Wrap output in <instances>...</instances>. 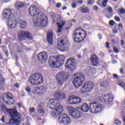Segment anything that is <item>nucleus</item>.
Here are the masks:
<instances>
[{"label":"nucleus","instance_id":"f257e3e1","mask_svg":"<svg viewBox=\"0 0 125 125\" xmlns=\"http://www.w3.org/2000/svg\"><path fill=\"white\" fill-rule=\"evenodd\" d=\"M9 112L10 116L12 118L9 121V125H21L22 122L21 120L22 115L18 112L16 107L9 109Z\"/></svg>","mask_w":125,"mask_h":125},{"label":"nucleus","instance_id":"f03ea898","mask_svg":"<svg viewBox=\"0 0 125 125\" xmlns=\"http://www.w3.org/2000/svg\"><path fill=\"white\" fill-rule=\"evenodd\" d=\"M65 62V56L60 55L57 56V58L51 57L49 59L48 63L51 68H59L62 66Z\"/></svg>","mask_w":125,"mask_h":125},{"label":"nucleus","instance_id":"7ed1b4c3","mask_svg":"<svg viewBox=\"0 0 125 125\" xmlns=\"http://www.w3.org/2000/svg\"><path fill=\"white\" fill-rule=\"evenodd\" d=\"M34 26L44 28L47 26V17L44 14L39 12L36 15L35 18L33 19Z\"/></svg>","mask_w":125,"mask_h":125},{"label":"nucleus","instance_id":"20e7f679","mask_svg":"<svg viewBox=\"0 0 125 125\" xmlns=\"http://www.w3.org/2000/svg\"><path fill=\"white\" fill-rule=\"evenodd\" d=\"M29 82L32 85H39L43 83L42 75L40 73H36L31 75L29 78Z\"/></svg>","mask_w":125,"mask_h":125},{"label":"nucleus","instance_id":"39448f33","mask_svg":"<svg viewBox=\"0 0 125 125\" xmlns=\"http://www.w3.org/2000/svg\"><path fill=\"white\" fill-rule=\"evenodd\" d=\"M84 81V76L83 73H77L74 74L73 83L75 87H80L83 84V82Z\"/></svg>","mask_w":125,"mask_h":125},{"label":"nucleus","instance_id":"423d86ee","mask_svg":"<svg viewBox=\"0 0 125 125\" xmlns=\"http://www.w3.org/2000/svg\"><path fill=\"white\" fill-rule=\"evenodd\" d=\"M103 106L99 102H94L90 104V112L92 114H96L102 111Z\"/></svg>","mask_w":125,"mask_h":125},{"label":"nucleus","instance_id":"0eeeda50","mask_svg":"<svg viewBox=\"0 0 125 125\" xmlns=\"http://www.w3.org/2000/svg\"><path fill=\"white\" fill-rule=\"evenodd\" d=\"M57 83L59 85L62 86L63 84L68 80V73L67 72L59 73L56 76Z\"/></svg>","mask_w":125,"mask_h":125},{"label":"nucleus","instance_id":"6e6552de","mask_svg":"<svg viewBox=\"0 0 125 125\" xmlns=\"http://www.w3.org/2000/svg\"><path fill=\"white\" fill-rule=\"evenodd\" d=\"M32 92L35 95H42L46 92V88L43 85L36 86L33 88Z\"/></svg>","mask_w":125,"mask_h":125},{"label":"nucleus","instance_id":"1a4fd4ad","mask_svg":"<svg viewBox=\"0 0 125 125\" xmlns=\"http://www.w3.org/2000/svg\"><path fill=\"white\" fill-rule=\"evenodd\" d=\"M2 100L8 105H13L14 104L13 96L9 93L4 94L2 97Z\"/></svg>","mask_w":125,"mask_h":125},{"label":"nucleus","instance_id":"9d476101","mask_svg":"<svg viewBox=\"0 0 125 125\" xmlns=\"http://www.w3.org/2000/svg\"><path fill=\"white\" fill-rule=\"evenodd\" d=\"M67 109L69 114L75 119H79L81 117V112L72 106H68Z\"/></svg>","mask_w":125,"mask_h":125},{"label":"nucleus","instance_id":"9b49d317","mask_svg":"<svg viewBox=\"0 0 125 125\" xmlns=\"http://www.w3.org/2000/svg\"><path fill=\"white\" fill-rule=\"evenodd\" d=\"M70 45L67 42H66L64 40L58 42V48L59 50L61 51H66L69 49Z\"/></svg>","mask_w":125,"mask_h":125},{"label":"nucleus","instance_id":"f8f14e48","mask_svg":"<svg viewBox=\"0 0 125 125\" xmlns=\"http://www.w3.org/2000/svg\"><path fill=\"white\" fill-rule=\"evenodd\" d=\"M18 38L20 39V41L25 40V39L33 40V36L29 31H21V32L18 34Z\"/></svg>","mask_w":125,"mask_h":125},{"label":"nucleus","instance_id":"ddd939ff","mask_svg":"<svg viewBox=\"0 0 125 125\" xmlns=\"http://www.w3.org/2000/svg\"><path fill=\"white\" fill-rule=\"evenodd\" d=\"M65 67L67 69H69V70H75L76 68V61H75V59L73 58L68 59L66 62Z\"/></svg>","mask_w":125,"mask_h":125},{"label":"nucleus","instance_id":"4468645a","mask_svg":"<svg viewBox=\"0 0 125 125\" xmlns=\"http://www.w3.org/2000/svg\"><path fill=\"white\" fill-rule=\"evenodd\" d=\"M94 88V83L93 82H86L82 86V90L85 91H91Z\"/></svg>","mask_w":125,"mask_h":125},{"label":"nucleus","instance_id":"2eb2a0df","mask_svg":"<svg viewBox=\"0 0 125 125\" xmlns=\"http://www.w3.org/2000/svg\"><path fill=\"white\" fill-rule=\"evenodd\" d=\"M63 112V107L62 105L59 104L56 106L55 109H53V111H51L52 117H57L59 114H61Z\"/></svg>","mask_w":125,"mask_h":125},{"label":"nucleus","instance_id":"dca6fc26","mask_svg":"<svg viewBox=\"0 0 125 125\" xmlns=\"http://www.w3.org/2000/svg\"><path fill=\"white\" fill-rule=\"evenodd\" d=\"M59 121L60 124L64 125H69L70 124V117L66 114H63L59 118Z\"/></svg>","mask_w":125,"mask_h":125},{"label":"nucleus","instance_id":"f3484780","mask_svg":"<svg viewBox=\"0 0 125 125\" xmlns=\"http://www.w3.org/2000/svg\"><path fill=\"white\" fill-rule=\"evenodd\" d=\"M59 105H60L59 101L55 99H51L48 102V108H49V109H51V110H53L54 108L56 107L57 106H59Z\"/></svg>","mask_w":125,"mask_h":125},{"label":"nucleus","instance_id":"a211bd4d","mask_svg":"<svg viewBox=\"0 0 125 125\" xmlns=\"http://www.w3.org/2000/svg\"><path fill=\"white\" fill-rule=\"evenodd\" d=\"M38 59L40 62L43 63L47 60V55L46 53L44 51L40 52L38 54Z\"/></svg>","mask_w":125,"mask_h":125},{"label":"nucleus","instance_id":"6ab92c4d","mask_svg":"<svg viewBox=\"0 0 125 125\" xmlns=\"http://www.w3.org/2000/svg\"><path fill=\"white\" fill-rule=\"evenodd\" d=\"M38 9L36 6H31L29 9V14L30 16H35L36 17L38 14Z\"/></svg>","mask_w":125,"mask_h":125},{"label":"nucleus","instance_id":"aec40b11","mask_svg":"<svg viewBox=\"0 0 125 125\" xmlns=\"http://www.w3.org/2000/svg\"><path fill=\"white\" fill-rule=\"evenodd\" d=\"M8 26L11 29H15L17 27V21L15 19H10L8 21Z\"/></svg>","mask_w":125,"mask_h":125},{"label":"nucleus","instance_id":"412c9836","mask_svg":"<svg viewBox=\"0 0 125 125\" xmlns=\"http://www.w3.org/2000/svg\"><path fill=\"white\" fill-rule=\"evenodd\" d=\"M47 41L51 45L53 43V32L52 30H49L47 34Z\"/></svg>","mask_w":125,"mask_h":125},{"label":"nucleus","instance_id":"4be33fe9","mask_svg":"<svg viewBox=\"0 0 125 125\" xmlns=\"http://www.w3.org/2000/svg\"><path fill=\"white\" fill-rule=\"evenodd\" d=\"M90 60L93 66H97V65H99V63H100L99 59L97 57V56L95 55H93L91 57Z\"/></svg>","mask_w":125,"mask_h":125},{"label":"nucleus","instance_id":"5701e85b","mask_svg":"<svg viewBox=\"0 0 125 125\" xmlns=\"http://www.w3.org/2000/svg\"><path fill=\"white\" fill-rule=\"evenodd\" d=\"M113 96L111 94H107L104 96V100L105 103L109 104V102H112L113 101Z\"/></svg>","mask_w":125,"mask_h":125},{"label":"nucleus","instance_id":"b1692460","mask_svg":"<svg viewBox=\"0 0 125 125\" xmlns=\"http://www.w3.org/2000/svg\"><path fill=\"white\" fill-rule=\"evenodd\" d=\"M12 11L10 9H5L3 11V17L6 19H9Z\"/></svg>","mask_w":125,"mask_h":125},{"label":"nucleus","instance_id":"393cba45","mask_svg":"<svg viewBox=\"0 0 125 125\" xmlns=\"http://www.w3.org/2000/svg\"><path fill=\"white\" fill-rule=\"evenodd\" d=\"M57 25L58 26V30L57 31V33H61L62 32V28H63V26L65 25V21H60L59 22H57Z\"/></svg>","mask_w":125,"mask_h":125},{"label":"nucleus","instance_id":"a878e982","mask_svg":"<svg viewBox=\"0 0 125 125\" xmlns=\"http://www.w3.org/2000/svg\"><path fill=\"white\" fill-rule=\"evenodd\" d=\"M85 72L88 75H91V74H95V73H96V69L91 68V67L89 66H87L85 68Z\"/></svg>","mask_w":125,"mask_h":125},{"label":"nucleus","instance_id":"bb28decb","mask_svg":"<svg viewBox=\"0 0 125 125\" xmlns=\"http://www.w3.org/2000/svg\"><path fill=\"white\" fill-rule=\"evenodd\" d=\"M19 23L20 24V27L21 29H25L26 27H27V22L24 20H20Z\"/></svg>","mask_w":125,"mask_h":125},{"label":"nucleus","instance_id":"cd10ccee","mask_svg":"<svg viewBox=\"0 0 125 125\" xmlns=\"http://www.w3.org/2000/svg\"><path fill=\"white\" fill-rule=\"evenodd\" d=\"M81 110L83 111V112H85V113H87V112H88L89 110V107H88V105L86 104H84L82 105Z\"/></svg>","mask_w":125,"mask_h":125},{"label":"nucleus","instance_id":"c85d7f7f","mask_svg":"<svg viewBox=\"0 0 125 125\" xmlns=\"http://www.w3.org/2000/svg\"><path fill=\"white\" fill-rule=\"evenodd\" d=\"M15 6L17 9H19V8H21L24 6V4L20 1H17L15 3Z\"/></svg>","mask_w":125,"mask_h":125},{"label":"nucleus","instance_id":"c756f323","mask_svg":"<svg viewBox=\"0 0 125 125\" xmlns=\"http://www.w3.org/2000/svg\"><path fill=\"white\" fill-rule=\"evenodd\" d=\"M42 107H43V103H41L38 106V112L40 113V114H44L45 113Z\"/></svg>","mask_w":125,"mask_h":125},{"label":"nucleus","instance_id":"7c9ffc66","mask_svg":"<svg viewBox=\"0 0 125 125\" xmlns=\"http://www.w3.org/2000/svg\"><path fill=\"white\" fill-rule=\"evenodd\" d=\"M81 11L82 13H89V8L87 7L80 8Z\"/></svg>","mask_w":125,"mask_h":125},{"label":"nucleus","instance_id":"2f4dec72","mask_svg":"<svg viewBox=\"0 0 125 125\" xmlns=\"http://www.w3.org/2000/svg\"><path fill=\"white\" fill-rule=\"evenodd\" d=\"M68 101L69 103H70L71 104H76L75 97H74V96L70 97Z\"/></svg>","mask_w":125,"mask_h":125},{"label":"nucleus","instance_id":"473e14b6","mask_svg":"<svg viewBox=\"0 0 125 125\" xmlns=\"http://www.w3.org/2000/svg\"><path fill=\"white\" fill-rule=\"evenodd\" d=\"M60 94H61L60 91L58 90L54 92V96L55 98L58 99L59 97L60 96Z\"/></svg>","mask_w":125,"mask_h":125},{"label":"nucleus","instance_id":"72a5a7b5","mask_svg":"<svg viewBox=\"0 0 125 125\" xmlns=\"http://www.w3.org/2000/svg\"><path fill=\"white\" fill-rule=\"evenodd\" d=\"M74 40V41L76 42H83V41L85 39V36L83 38V39H81L79 37H75V38H73Z\"/></svg>","mask_w":125,"mask_h":125},{"label":"nucleus","instance_id":"f704fd0d","mask_svg":"<svg viewBox=\"0 0 125 125\" xmlns=\"http://www.w3.org/2000/svg\"><path fill=\"white\" fill-rule=\"evenodd\" d=\"M75 104H79L82 103V99L77 97H75Z\"/></svg>","mask_w":125,"mask_h":125},{"label":"nucleus","instance_id":"c9c22d12","mask_svg":"<svg viewBox=\"0 0 125 125\" xmlns=\"http://www.w3.org/2000/svg\"><path fill=\"white\" fill-rule=\"evenodd\" d=\"M118 84L120 86H121L122 87H123L125 90V83L123 82L122 81H119L118 82Z\"/></svg>","mask_w":125,"mask_h":125},{"label":"nucleus","instance_id":"e433bc0d","mask_svg":"<svg viewBox=\"0 0 125 125\" xmlns=\"http://www.w3.org/2000/svg\"><path fill=\"white\" fill-rule=\"evenodd\" d=\"M4 88V80L0 81V89Z\"/></svg>","mask_w":125,"mask_h":125},{"label":"nucleus","instance_id":"4c0bfd02","mask_svg":"<svg viewBox=\"0 0 125 125\" xmlns=\"http://www.w3.org/2000/svg\"><path fill=\"white\" fill-rule=\"evenodd\" d=\"M65 98H66V96L65 95V94L63 93H61V94L60 95V97L58 99L61 100L62 99H65Z\"/></svg>","mask_w":125,"mask_h":125},{"label":"nucleus","instance_id":"58836bf2","mask_svg":"<svg viewBox=\"0 0 125 125\" xmlns=\"http://www.w3.org/2000/svg\"><path fill=\"white\" fill-rule=\"evenodd\" d=\"M3 47V50L5 52V54L6 55V56H8V51L6 50V46L5 45H3L2 46Z\"/></svg>","mask_w":125,"mask_h":125},{"label":"nucleus","instance_id":"ea45409f","mask_svg":"<svg viewBox=\"0 0 125 125\" xmlns=\"http://www.w3.org/2000/svg\"><path fill=\"white\" fill-rule=\"evenodd\" d=\"M50 16L51 18L54 21L55 19V14L53 12L50 13Z\"/></svg>","mask_w":125,"mask_h":125},{"label":"nucleus","instance_id":"a19ab883","mask_svg":"<svg viewBox=\"0 0 125 125\" xmlns=\"http://www.w3.org/2000/svg\"><path fill=\"white\" fill-rule=\"evenodd\" d=\"M114 124L116 125H121L122 124V122L118 119H116L115 120Z\"/></svg>","mask_w":125,"mask_h":125},{"label":"nucleus","instance_id":"79ce46f5","mask_svg":"<svg viewBox=\"0 0 125 125\" xmlns=\"http://www.w3.org/2000/svg\"><path fill=\"white\" fill-rule=\"evenodd\" d=\"M101 86L106 87V86H108V83L107 82H103L101 83Z\"/></svg>","mask_w":125,"mask_h":125},{"label":"nucleus","instance_id":"37998d69","mask_svg":"<svg viewBox=\"0 0 125 125\" xmlns=\"http://www.w3.org/2000/svg\"><path fill=\"white\" fill-rule=\"evenodd\" d=\"M95 1L93 0H87V4H90V5H92L93 3H94Z\"/></svg>","mask_w":125,"mask_h":125},{"label":"nucleus","instance_id":"c03bdc74","mask_svg":"<svg viewBox=\"0 0 125 125\" xmlns=\"http://www.w3.org/2000/svg\"><path fill=\"white\" fill-rule=\"evenodd\" d=\"M107 2H108V0H104L102 4L103 6L105 7L107 5Z\"/></svg>","mask_w":125,"mask_h":125},{"label":"nucleus","instance_id":"a18cd8bd","mask_svg":"<svg viewBox=\"0 0 125 125\" xmlns=\"http://www.w3.org/2000/svg\"><path fill=\"white\" fill-rule=\"evenodd\" d=\"M25 90L28 93H30V92H31V88H30V87H29V86H27L25 87Z\"/></svg>","mask_w":125,"mask_h":125},{"label":"nucleus","instance_id":"49530a36","mask_svg":"<svg viewBox=\"0 0 125 125\" xmlns=\"http://www.w3.org/2000/svg\"><path fill=\"white\" fill-rule=\"evenodd\" d=\"M119 12L121 14H124L125 13V9H119Z\"/></svg>","mask_w":125,"mask_h":125},{"label":"nucleus","instance_id":"de8ad7c7","mask_svg":"<svg viewBox=\"0 0 125 125\" xmlns=\"http://www.w3.org/2000/svg\"><path fill=\"white\" fill-rule=\"evenodd\" d=\"M113 34H117L118 33V29H117V27H115L112 30Z\"/></svg>","mask_w":125,"mask_h":125},{"label":"nucleus","instance_id":"09e8293b","mask_svg":"<svg viewBox=\"0 0 125 125\" xmlns=\"http://www.w3.org/2000/svg\"><path fill=\"white\" fill-rule=\"evenodd\" d=\"M108 12H110V13H112L113 12V9H112V7H108L107 8Z\"/></svg>","mask_w":125,"mask_h":125},{"label":"nucleus","instance_id":"8fccbe9b","mask_svg":"<svg viewBox=\"0 0 125 125\" xmlns=\"http://www.w3.org/2000/svg\"><path fill=\"white\" fill-rule=\"evenodd\" d=\"M29 112L30 113H34L35 112V108L31 107V108H29Z\"/></svg>","mask_w":125,"mask_h":125},{"label":"nucleus","instance_id":"3c124183","mask_svg":"<svg viewBox=\"0 0 125 125\" xmlns=\"http://www.w3.org/2000/svg\"><path fill=\"white\" fill-rule=\"evenodd\" d=\"M118 29H119V30L123 29V24H122V23H119L118 24Z\"/></svg>","mask_w":125,"mask_h":125},{"label":"nucleus","instance_id":"603ef678","mask_svg":"<svg viewBox=\"0 0 125 125\" xmlns=\"http://www.w3.org/2000/svg\"><path fill=\"white\" fill-rule=\"evenodd\" d=\"M113 50L115 53H119V50L118 48H117V47H114Z\"/></svg>","mask_w":125,"mask_h":125},{"label":"nucleus","instance_id":"864d4df0","mask_svg":"<svg viewBox=\"0 0 125 125\" xmlns=\"http://www.w3.org/2000/svg\"><path fill=\"white\" fill-rule=\"evenodd\" d=\"M72 8H76V7H77V3L73 2L72 4Z\"/></svg>","mask_w":125,"mask_h":125},{"label":"nucleus","instance_id":"5fc2aeb1","mask_svg":"<svg viewBox=\"0 0 125 125\" xmlns=\"http://www.w3.org/2000/svg\"><path fill=\"white\" fill-rule=\"evenodd\" d=\"M21 50H22V48L21 47L18 46L17 48V51H18V52H21Z\"/></svg>","mask_w":125,"mask_h":125},{"label":"nucleus","instance_id":"6e6d98bb","mask_svg":"<svg viewBox=\"0 0 125 125\" xmlns=\"http://www.w3.org/2000/svg\"><path fill=\"white\" fill-rule=\"evenodd\" d=\"M114 19L116 20V21H117V22H120V21H121V20L119 17H115Z\"/></svg>","mask_w":125,"mask_h":125},{"label":"nucleus","instance_id":"4d7b16f0","mask_svg":"<svg viewBox=\"0 0 125 125\" xmlns=\"http://www.w3.org/2000/svg\"><path fill=\"white\" fill-rule=\"evenodd\" d=\"M114 22L113 21H110L109 22L110 26H114Z\"/></svg>","mask_w":125,"mask_h":125},{"label":"nucleus","instance_id":"13d9d810","mask_svg":"<svg viewBox=\"0 0 125 125\" xmlns=\"http://www.w3.org/2000/svg\"><path fill=\"white\" fill-rule=\"evenodd\" d=\"M1 111H4V110H6V107H5L4 105L1 106Z\"/></svg>","mask_w":125,"mask_h":125},{"label":"nucleus","instance_id":"bf43d9fd","mask_svg":"<svg viewBox=\"0 0 125 125\" xmlns=\"http://www.w3.org/2000/svg\"><path fill=\"white\" fill-rule=\"evenodd\" d=\"M61 5H62L61 3H59L57 4L56 6H57V8H60V7H61Z\"/></svg>","mask_w":125,"mask_h":125},{"label":"nucleus","instance_id":"052dcab7","mask_svg":"<svg viewBox=\"0 0 125 125\" xmlns=\"http://www.w3.org/2000/svg\"><path fill=\"white\" fill-rule=\"evenodd\" d=\"M93 10L97 11V10H98V7H97V6H94L93 7Z\"/></svg>","mask_w":125,"mask_h":125},{"label":"nucleus","instance_id":"680f3d73","mask_svg":"<svg viewBox=\"0 0 125 125\" xmlns=\"http://www.w3.org/2000/svg\"><path fill=\"white\" fill-rule=\"evenodd\" d=\"M113 78L114 79H118V78H119V76H118V75L115 74H113Z\"/></svg>","mask_w":125,"mask_h":125},{"label":"nucleus","instance_id":"e2e57ef3","mask_svg":"<svg viewBox=\"0 0 125 125\" xmlns=\"http://www.w3.org/2000/svg\"><path fill=\"white\" fill-rule=\"evenodd\" d=\"M77 32H75V33H74V34L73 35V39H75V38H77Z\"/></svg>","mask_w":125,"mask_h":125},{"label":"nucleus","instance_id":"0e129e2a","mask_svg":"<svg viewBox=\"0 0 125 125\" xmlns=\"http://www.w3.org/2000/svg\"><path fill=\"white\" fill-rule=\"evenodd\" d=\"M4 118H5L4 116H3L1 118V121L3 123H4V122H5Z\"/></svg>","mask_w":125,"mask_h":125},{"label":"nucleus","instance_id":"69168bd1","mask_svg":"<svg viewBox=\"0 0 125 125\" xmlns=\"http://www.w3.org/2000/svg\"><path fill=\"white\" fill-rule=\"evenodd\" d=\"M18 106L20 107V108H21L22 107V104H21V103H18L17 104Z\"/></svg>","mask_w":125,"mask_h":125},{"label":"nucleus","instance_id":"338daca9","mask_svg":"<svg viewBox=\"0 0 125 125\" xmlns=\"http://www.w3.org/2000/svg\"><path fill=\"white\" fill-rule=\"evenodd\" d=\"M106 47H107V48H110V46L109 45H110V43H109L108 42H107L106 43Z\"/></svg>","mask_w":125,"mask_h":125},{"label":"nucleus","instance_id":"774afa93","mask_svg":"<svg viewBox=\"0 0 125 125\" xmlns=\"http://www.w3.org/2000/svg\"><path fill=\"white\" fill-rule=\"evenodd\" d=\"M123 122L124 123V125H125V116H123Z\"/></svg>","mask_w":125,"mask_h":125}]
</instances>
